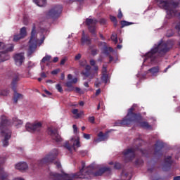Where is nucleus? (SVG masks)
Returning <instances> with one entry per match:
<instances>
[{
    "instance_id": "1",
    "label": "nucleus",
    "mask_w": 180,
    "mask_h": 180,
    "mask_svg": "<svg viewBox=\"0 0 180 180\" xmlns=\"http://www.w3.org/2000/svg\"><path fill=\"white\" fill-rule=\"evenodd\" d=\"M55 165L61 171V174L49 172V176L51 180H73L78 178L81 179H91L92 176H101L104 172H110V168L109 167H102L99 169L98 171L92 172L89 171L91 167H85V163L82 162V168L80 169L79 172L75 174H67L64 173L61 169V163H60V162H55Z\"/></svg>"
},
{
    "instance_id": "2",
    "label": "nucleus",
    "mask_w": 180,
    "mask_h": 180,
    "mask_svg": "<svg viewBox=\"0 0 180 180\" xmlns=\"http://www.w3.org/2000/svg\"><path fill=\"white\" fill-rule=\"evenodd\" d=\"M0 131L1 137H3V146L8 147L9 146V139L12 136V131L8 129V127L11 126V122L8 120V118L5 115H2L0 118Z\"/></svg>"
},
{
    "instance_id": "3",
    "label": "nucleus",
    "mask_w": 180,
    "mask_h": 180,
    "mask_svg": "<svg viewBox=\"0 0 180 180\" xmlns=\"http://www.w3.org/2000/svg\"><path fill=\"white\" fill-rule=\"evenodd\" d=\"M167 51H169L168 44L164 41H160L158 44H155L150 51L146 54L144 63H146V60H147V58H150V61H153V60L155 58V54H157V53L160 54V56H163V54H165Z\"/></svg>"
},
{
    "instance_id": "4",
    "label": "nucleus",
    "mask_w": 180,
    "mask_h": 180,
    "mask_svg": "<svg viewBox=\"0 0 180 180\" xmlns=\"http://www.w3.org/2000/svg\"><path fill=\"white\" fill-rule=\"evenodd\" d=\"M44 41V38H42L41 40L37 39V37L36 36V26H34L31 32V38L29 41L30 47L28 49V56H31L32 53H34L36 47H37V46H41Z\"/></svg>"
},
{
    "instance_id": "5",
    "label": "nucleus",
    "mask_w": 180,
    "mask_h": 180,
    "mask_svg": "<svg viewBox=\"0 0 180 180\" xmlns=\"http://www.w3.org/2000/svg\"><path fill=\"white\" fill-rule=\"evenodd\" d=\"M64 147L65 148L68 150L70 153L77 151V148H79V147H81L79 136H75V138H72L70 142L65 143Z\"/></svg>"
},
{
    "instance_id": "6",
    "label": "nucleus",
    "mask_w": 180,
    "mask_h": 180,
    "mask_svg": "<svg viewBox=\"0 0 180 180\" xmlns=\"http://www.w3.org/2000/svg\"><path fill=\"white\" fill-rule=\"evenodd\" d=\"M25 129L30 133H40L43 129V124L40 122H35L34 123L27 122Z\"/></svg>"
},
{
    "instance_id": "7",
    "label": "nucleus",
    "mask_w": 180,
    "mask_h": 180,
    "mask_svg": "<svg viewBox=\"0 0 180 180\" xmlns=\"http://www.w3.org/2000/svg\"><path fill=\"white\" fill-rule=\"evenodd\" d=\"M133 110H134L133 108L129 110L127 117L122 121L121 124L127 126L134 120H137V117H141L140 115H137V114H134Z\"/></svg>"
},
{
    "instance_id": "8",
    "label": "nucleus",
    "mask_w": 180,
    "mask_h": 180,
    "mask_svg": "<svg viewBox=\"0 0 180 180\" xmlns=\"http://www.w3.org/2000/svg\"><path fill=\"white\" fill-rule=\"evenodd\" d=\"M61 11H63V7L61 6H55L49 11L46 16L49 19H56L60 16Z\"/></svg>"
},
{
    "instance_id": "9",
    "label": "nucleus",
    "mask_w": 180,
    "mask_h": 180,
    "mask_svg": "<svg viewBox=\"0 0 180 180\" xmlns=\"http://www.w3.org/2000/svg\"><path fill=\"white\" fill-rule=\"evenodd\" d=\"M57 155H58V150L57 149H55L53 150V153H51L49 155H47L42 160H41L39 161V164L43 165V164H49L50 162H53V161H54Z\"/></svg>"
},
{
    "instance_id": "10",
    "label": "nucleus",
    "mask_w": 180,
    "mask_h": 180,
    "mask_svg": "<svg viewBox=\"0 0 180 180\" xmlns=\"http://www.w3.org/2000/svg\"><path fill=\"white\" fill-rule=\"evenodd\" d=\"M86 23L89 27V32L92 33V34H95V31L96 30V23H98V20L95 18H87L86 19Z\"/></svg>"
},
{
    "instance_id": "11",
    "label": "nucleus",
    "mask_w": 180,
    "mask_h": 180,
    "mask_svg": "<svg viewBox=\"0 0 180 180\" xmlns=\"http://www.w3.org/2000/svg\"><path fill=\"white\" fill-rule=\"evenodd\" d=\"M47 133L55 141H57L58 143L61 141V136H59L57 129H53L52 127H49L48 128Z\"/></svg>"
},
{
    "instance_id": "12",
    "label": "nucleus",
    "mask_w": 180,
    "mask_h": 180,
    "mask_svg": "<svg viewBox=\"0 0 180 180\" xmlns=\"http://www.w3.org/2000/svg\"><path fill=\"white\" fill-rule=\"evenodd\" d=\"M136 149L130 148L123 152L124 158L126 161H131L134 158V152Z\"/></svg>"
},
{
    "instance_id": "13",
    "label": "nucleus",
    "mask_w": 180,
    "mask_h": 180,
    "mask_svg": "<svg viewBox=\"0 0 180 180\" xmlns=\"http://www.w3.org/2000/svg\"><path fill=\"white\" fill-rule=\"evenodd\" d=\"M68 79L69 82H66V86L69 88V91H74L72 84H77V82H78V79L77 77L72 79V75L69 74L68 75Z\"/></svg>"
},
{
    "instance_id": "14",
    "label": "nucleus",
    "mask_w": 180,
    "mask_h": 180,
    "mask_svg": "<svg viewBox=\"0 0 180 180\" xmlns=\"http://www.w3.org/2000/svg\"><path fill=\"white\" fill-rule=\"evenodd\" d=\"M14 61L16 65L20 66L23 64V61H25V53H20L15 54L14 56Z\"/></svg>"
},
{
    "instance_id": "15",
    "label": "nucleus",
    "mask_w": 180,
    "mask_h": 180,
    "mask_svg": "<svg viewBox=\"0 0 180 180\" xmlns=\"http://www.w3.org/2000/svg\"><path fill=\"white\" fill-rule=\"evenodd\" d=\"M26 27H23L20 30V34L15 35L13 38V41H19L20 39H23L24 37H26Z\"/></svg>"
},
{
    "instance_id": "16",
    "label": "nucleus",
    "mask_w": 180,
    "mask_h": 180,
    "mask_svg": "<svg viewBox=\"0 0 180 180\" xmlns=\"http://www.w3.org/2000/svg\"><path fill=\"white\" fill-rule=\"evenodd\" d=\"M27 168H29V166L25 162H18L15 165V169H18L19 171H26Z\"/></svg>"
},
{
    "instance_id": "17",
    "label": "nucleus",
    "mask_w": 180,
    "mask_h": 180,
    "mask_svg": "<svg viewBox=\"0 0 180 180\" xmlns=\"http://www.w3.org/2000/svg\"><path fill=\"white\" fill-rule=\"evenodd\" d=\"M13 124L16 127V129H19L22 127L23 124V121L22 120H19L18 117L13 118Z\"/></svg>"
},
{
    "instance_id": "18",
    "label": "nucleus",
    "mask_w": 180,
    "mask_h": 180,
    "mask_svg": "<svg viewBox=\"0 0 180 180\" xmlns=\"http://www.w3.org/2000/svg\"><path fill=\"white\" fill-rule=\"evenodd\" d=\"M20 79V75L18 73H15L13 75V81H12V89H13V91L15 90V85H16V82H19Z\"/></svg>"
},
{
    "instance_id": "19",
    "label": "nucleus",
    "mask_w": 180,
    "mask_h": 180,
    "mask_svg": "<svg viewBox=\"0 0 180 180\" xmlns=\"http://www.w3.org/2000/svg\"><path fill=\"white\" fill-rule=\"evenodd\" d=\"M9 60V55L5 52H0V63Z\"/></svg>"
},
{
    "instance_id": "20",
    "label": "nucleus",
    "mask_w": 180,
    "mask_h": 180,
    "mask_svg": "<svg viewBox=\"0 0 180 180\" xmlns=\"http://www.w3.org/2000/svg\"><path fill=\"white\" fill-rule=\"evenodd\" d=\"M6 50V51H13V45H10L9 47L5 46L3 42H0V49Z\"/></svg>"
},
{
    "instance_id": "21",
    "label": "nucleus",
    "mask_w": 180,
    "mask_h": 180,
    "mask_svg": "<svg viewBox=\"0 0 180 180\" xmlns=\"http://www.w3.org/2000/svg\"><path fill=\"white\" fill-rule=\"evenodd\" d=\"M83 37H82V44H91V39L85 37V32H82Z\"/></svg>"
},
{
    "instance_id": "22",
    "label": "nucleus",
    "mask_w": 180,
    "mask_h": 180,
    "mask_svg": "<svg viewBox=\"0 0 180 180\" xmlns=\"http://www.w3.org/2000/svg\"><path fill=\"white\" fill-rule=\"evenodd\" d=\"M72 113L75 115V119H79L82 115H84L83 111H80V112H78V109H74L72 110Z\"/></svg>"
},
{
    "instance_id": "23",
    "label": "nucleus",
    "mask_w": 180,
    "mask_h": 180,
    "mask_svg": "<svg viewBox=\"0 0 180 180\" xmlns=\"http://www.w3.org/2000/svg\"><path fill=\"white\" fill-rule=\"evenodd\" d=\"M131 179V175L130 174L127 173L126 172H123L121 174V180H130Z\"/></svg>"
},
{
    "instance_id": "24",
    "label": "nucleus",
    "mask_w": 180,
    "mask_h": 180,
    "mask_svg": "<svg viewBox=\"0 0 180 180\" xmlns=\"http://www.w3.org/2000/svg\"><path fill=\"white\" fill-rule=\"evenodd\" d=\"M34 4L38 6H46L47 4V0H34Z\"/></svg>"
},
{
    "instance_id": "25",
    "label": "nucleus",
    "mask_w": 180,
    "mask_h": 180,
    "mask_svg": "<svg viewBox=\"0 0 180 180\" xmlns=\"http://www.w3.org/2000/svg\"><path fill=\"white\" fill-rule=\"evenodd\" d=\"M23 98V95L20 94H15L14 95V102L15 103H18V101L20 100V99H22Z\"/></svg>"
},
{
    "instance_id": "26",
    "label": "nucleus",
    "mask_w": 180,
    "mask_h": 180,
    "mask_svg": "<svg viewBox=\"0 0 180 180\" xmlns=\"http://www.w3.org/2000/svg\"><path fill=\"white\" fill-rule=\"evenodd\" d=\"M98 137L101 141H105V140H108V136L103 134V132H99L98 134Z\"/></svg>"
},
{
    "instance_id": "27",
    "label": "nucleus",
    "mask_w": 180,
    "mask_h": 180,
    "mask_svg": "<svg viewBox=\"0 0 180 180\" xmlns=\"http://www.w3.org/2000/svg\"><path fill=\"white\" fill-rule=\"evenodd\" d=\"M9 95V91L6 89H0V96H8Z\"/></svg>"
},
{
    "instance_id": "28",
    "label": "nucleus",
    "mask_w": 180,
    "mask_h": 180,
    "mask_svg": "<svg viewBox=\"0 0 180 180\" xmlns=\"http://www.w3.org/2000/svg\"><path fill=\"white\" fill-rule=\"evenodd\" d=\"M140 126L141 127H143V129H147L148 130L151 129V126L146 122H141Z\"/></svg>"
},
{
    "instance_id": "29",
    "label": "nucleus",
    "mask_w": 180,
    "mask_h": 180,
    "mask_svg": "<svg viewBox=\"0 0 180 180\" xmlns=\"http://www.w3.org/2000/svg\"><path fill=\"white\" fill-rule=\"evenodd\" d=\"M85 70L86 72H83V75H85V77H89V71H91V66L89 65H86L85 66Z\"/></svg>"
},
{
    "instance_id": "30",
    "label": "nucleus",
    "mask_w": 180,
    "mask_h": 180,
    "mask_svg": "<svg viewBox=\"0 0 180 180\" xmlns=\"http://www.w3.org/2000/svg\"><path fill=\"white\" fill-rule=\"evenodd\" d=\"M148 71H150V72H151V74H153V75H154V74H157V72H158V71H160V68H158V67H153V68L149 69Z\"/></svg>"
},
{
    "instance_id": "31",
    "label": "nucleus",
    "mask_w": 180,
    "mask_h": 180,
    "mask_svg": "<svg viewBox=\"0 0 180 180\" xmlns=\"http://www.w3.org/2000/svg\"><path fill=\"white\" fill-rule=\"evenodd\" d=\"M50 60H51V56L46 55L42 58L41 63H45L46 61H50Z\"/></svg>"
},
{
    "instance_id": "32",
    "label": "nucleus",
    "mask_w": 180,
    "mask_h": 180,
    "mask_svg": "<svg viewBox=\"0 0 180 180\" xmlns=\"http://www.w3.org/2000/svg\"><path fill=\"white\" fill-rule=\"evenodd\" d=\"M111 40L116 44V43H117V35H116V34H112L111 36Z\"/></svg>"
},
{
    "instance_id": "33",
    "label": "nucleus",
    "mask_w": 180,
    "mask_h": 180,
    "mask_svg": "<svg viewBox=\"0 0 180 180\" xmlns=\"http://www.w3.org/2000/svg\"><path fill=\"white\" fill-rule=\"evenodd\" d=\"M102 81L105 83H108V75L106 74H103V76L101 77Z\"/></svg>"
},
{
    "instance_id": "34",
    "label": "nucleus",
    "mask_w": 180,
    "mask_h": 180,
    "mask_svg": "<svg viewBox=\"0 0 180 180\" xmlns=\"http://www.w3.org/2000/svg\"><path fill=\"white\" fill-rule=\"evenodd\" d=\"M166 36L167 37H172V36H174V31H172V30H169L167 31Z\"/></svg>"
},
{
    "instance_id": "35",
    "label": "nucleus",
    "mask_w": 180,
    "mask_h": 180,
    "mask_svg": "<svg viewBox=\"0 0 180 180\" xmlns=\"http://www.w3.org/2000/svg\"><path fill=\"white\" fill-rule=\"evenodd\" d=\"M130 25H133V22H127V21H123L122 22V27H124V26H130Z\"/></svg>"
},
{
    "instance_id": "36",
    "label": "nucleus",
    "mask_w": 180,
    "mask_h": 180,
    "mask_svg": "<svg viewBox=\"0 0 180 180\" xmlns=\"http://www.w3.org/2000/svg\"><path fill=\"white\" fill-rule=\"evenodd\" d=\"M122 167V165H120V163L119 162H115V165H114V168L115 169H120V168Z\"/></svg>"
},
{
    "instance_id": "37",
    "label": "nucleus",
    "mask_w": 180,
    "mask_h": 180,
    "mask_svg": "<svg viewBox=\"0 0 180 180\" xmlns=\"http://www.w3.org/2000/svg\"><path fill=\"white\" fill-rule=\"evenodd\" d=\"M56 88L58 91V92H63V87H61L60 84H56Z\"/></svg>"
},
{
    "instance_id": "38",
    "label": "nucleus",
    "mask_w": 180,
    "mask_h": 180,
    "mask_svg": "<svg viewBox=\"0 0 180 180\" xmlns=\"http://www.w3.org/2000/svg\"><path fill=\"white\" fill-rule=\"evenodd\" d=\"M83 137H84V139H85L86 140H90V139H91V134H83Z\"/></svg>"
},
{
    "instance_id": "39",
    "label": "nucleus",
    "mask_w": 180,
    "mask_h": 180,
    "mask_svg": "<svg viewBox=\"0 0 180 180\" xmlns=\"http://www.w3.org/2000/svg\"><path fill=\"white\" fill-rule=\"evenodd\" d=\"M72 128L74 134H77L78 133V127H77V125L73 124Z\"/></svg>"
},
{
    "instance_id": "40",
    "label": "nucleus",
    "mask_w": 180,
    "mask_h": 180,
    "mask_svg": "<svg viewBox=\"0 0 180 180\" xmlns=\"http://www.w3.org/2000/svg\"><path fill=\"white\" fill-rule=\"evenodd\" d=\"M81 57H82L81 53H78L77 55H76L75 57V61H78L79 60H81Z\"/></svg>"
},
{
    "instance_id": "41",
    "label": "nucleus",
    "mask_w": 180,
    "mask_h": 180,
    "mask_svg": "<svg viewBox=\"0 0 180 180\" xmlns=\"http://www.w3.org/2000/svg\"><path fill=\"white\" fill-rule=\"evenodd\" d=\"M117 18L119 19H122V18H123V13H122V10L121 9H119V13H118V15H117Z\"/></svg>"
},
{
    "instance_id": "42",
    "label": "nucleus",
    "mask_w": 180,
    "mask_h": 180,
    "mask_svg": "<svg viewBox=\"0 0 180 180\" xmlns=\"http://www.w3.org/2000/svg\"><path fill=\"white\" fill-rule=\"evenodd\" d=\"M89 122H90V123H95V117L94 116L89 117Z\"/></svg>"
},
{
    "instance_id": "43",
    "label": "nucleus",
    "mask_w": 180,
    "mask_h": 180,
    "mask_svg": "<svg viewBox=\"0 0 180 180\" xmlns=\"http://www.w3.org/2000/svg\"><path fill=\"white\" fill-rule=\"evenodd\" d=\"M156 148H162V144L158 141L155 144Z\"/></svg>"
},
{
    "instance_id": "44",
    "label": "nucleus",
    "mask_w": 180,
    "mask_h": 180,
    "mask_svg": "<svg viewBox=\"0 0 180 180\" xmlns=\"http://www.w3.org/2000/svg\"><path fill=\"white\" fill-rule=\"evenodd\" d=\"M101 141H102L100 138H98V139H95L94 141V144H98V143H101Z\"/></svg>"
},
{
    "instance_id": "45",
    "label": "nucleus",
    "mask_w": 180,
    "mask_h": 180,
    "mask_svg": "<svg viewBox=\"0 0 180 180\" xmlns=\"http://www.w3.org/2000/svg\"><path fill=\"white\" fill-rule=\"evenodd\" d=\"M58 72H60V70H53V71L51 72V74H52L53 75H56V74H57Z\"/></svg>"
},
{
    "instance_id": "46",
    "label": "nucleus",
    "mask_w": 180,
    "mask_h": 180,
    "mask_svg": "<svg viewBox=\"0 0 180 180\" xmlns=\"http://www.w3.org/2000/svg\"><path fill=\"white\" fill-rule=\"evenodd\" d=\"M110 20H112V22H114L115 23H116V17L111 15L110 17Z\"/></svg>"
},
{
    "instance_id": "47",
    "label": "nucleus",
    "mask_w": 180,
    "mask_h": 180,
    "mask_svg": "<svg viewBox=\"0 0 180 180\" xmlns=\"http://www.w3.org/2000/svg\"><path fill=\"white\" fill-rule=\"evenodd\" d=\"M95 60H94L93 59L90 60V65L92 66V67H94L95 66Z\"/></svg>"
},
{
    "instance_id": "48",
    "label": "nucleus",
    "mask_w": 180,
    "mask_h": 180,
    "mask_svg": "<svg viewBox=\"0 0 180 180\" xmlns=\"http://www.w3.org/2000/svg\"><path fill=\"white\" fill-rule=\"evenodd\" d=\"M65 61H67L65 58L62 59L60 61V65H64L65 64Z\"/></svg>"
},
{
    "instance_id": "49",
    "label": "nucleus",
    "mask_w": 180,
    "mask_h": 180,
    "mask_svg": "<svg viewBox=\"0 0 180 180\" xmlns=\"http://www.w3.org/2000/svg\"><path fill=\"white\" fill-rule=\"evenodd\" d=\"M41 78H47V75L44 72L41 73Z\"/></svg>"
},
{
    "instance_id": "50",
    "label": "nucleus",
    "mask_w": 180,
    "mask_h": 180,
    "mask_svg": "<svg viewBox=\"0 0 180 180\" xmlns=\"http://www.w3.org/2000/svg\"><path fill=\"white\" fill-rule=\"evenodd\" d=\"M74 91H75L76 92H81V89L79 88V87H76V88H74Z\"/></svg>"
},
{
    "instance_id": "51",
    "label": "nucleus",
    "mask_w": 180,
    "mask_h": 180,
    "mask_svg": "<svg viewBox=\"0 0 180 180\" xmlns=\"http://www.w3.org/2000/svg\"><path fill=\"white\" fill-rule=\"evenodd\" d=\"M80 65H82L83 67L86 65V60H83V63H82V62H80Z\"/></svg>"
},
{
    "instance_id": "52",
    "label": "nucleus",
    "mask_w": 180,
    "mask_h": 180,
    "mask_svg": "<svg viewBox=\"0 0 180 180\" xmlns=\"http://www.w3.org/2000/svg\"><path fill=\"white\" fill-rule=\"evenodd\" d=\"M102 71H103V74H106V66H105V65L103 66Z\"/></svg>"
},
{
    "instance_id": "53",
    "label": "nucleus",
    "mask_w": 180,
    "mask_h": 180,
    "mask_svg": "<svg viewBox=\"0 0 180 180\" xmlns=\"http://www.w3.org/2000/svg\"><path fill=\"white\" fill-rule=\"evenodd\" d=\"M100 23H101L102 25H105V23H106V20L105 19H101L100 20Z\"/></svg>"
},
{
    "instance_id": "54",
    "label": "nucleus",
    "mask_w": 180,
    "mask_h": 180,
    "mask_svg": "<svg viewBox=\"0 0 180 180\" xmlns=\"http://www.w3.org/2000/svg\"><path fill=\"white\" fill-rule=\"evenodd\" d=\"M60 78H61L62 81H64V79H65V75L64 73H62Z\"/></svg>"
},
{
    "instance_id": "55",
    "label": "nucleus",
    "mask_w": 180,
    "mask_h": 180,
    "mask_svg": "<svg viewBox=\"0 0 180 180\" xmlns=\"http://www.w3.org/2000/svg\"><path fill=\"white\" fill-rule=\"evenodd\" d=\"M58 61V57H55L53 60V63H57Z\"/></svg>"
},
{
    "instance_id": "56",
    "label": "nucleus",
    "mask_w": 180,
    "mask_h": 180,
    "mask_svg": "<svg viewBox=\"0 0 180 180\" xmlns=\"http://www.w3.org/2000/svg\"><path fill=\"white\" fill-rule=\"evenodd\" d=\"M96 49H92L91 50V53L93 54V56H95V54H96Z\"/></svg>"
},
{
    "instance_id": "57",
    "label": "nucleus",
    "mask_w": 180,
    "mask_h": 180,
    "mask_svg": "<svg viewBox=\"0 0 180 180\" xmlns=\"http://www.w3.org/2000/svg\"><path fill=\"white\" fill-rule=\"evenodd\" d=\"M94 71H96V72H97V71L99 70V68L96 65H94Z\"/></svg>"
},
{
    "instance_id": "58",
    "label": "nucleus",
    "mask_w": 180,
    "mask_h": 180,
    "mask_svg": "<svg viewBox=\"0 0 180 180\" xmlns=\"http://www.w3.org/2000/svg\"><path fill=\"white\" fill-rule=\"evenodd\" d=\"M99 94H101V89H98L96 91V96H98V95H99Z\"/></svg>"
},
{
    "instance_id": "59",
    "label": "nucleus",
    "mask_w": 180,
    "mask_h": 180,
    "mask_svg": "<svg viewBox=\"0 0 180 180\" xmlns=\"http://www.w3.org/2000/svg\"><path fill=\"white\" fill-rule=\"evenodd\" d=\"M109 58H110L109 62L112 63V61H113V58L111 56H110Z\"/></svg>"
},
{
    "instance_id": "60",
    "label": "nucleus",
    "mask_w": 180,
    "mask_h": 180,
    "mask_svg": "<svg viewBox=\"0 0 180 180\" xmlns=\"http://www.w3.org/2000/svg\"><path fill=\"white\" fill-rule=\"evenodd\" d=\"M84 86H86V88L89 87V84H88V82H84Z\"/></svg>"
},
{
    "instance_id": "61",
    "label": "nucleus",
    "mask_w": 180,
    "mask_h": 180,
    "mask_svg": "<svg viewBox=\"0 0 180 180\" xmlns=\"http://www.w3.org/2000/svg\"><path fill=\"white\" fill-rule=\"evenodd\" d=\"M100 37L102 39V40H105V37H103V35L102 34H100Z\"/></svg>"
},
{
    "instance_id": "62",
    "label": "nucleus",
    "mask_w": 180,
    "mask_h": 180,
    "mask_svg": "<svg viewBox=\"0 0 180 180\" xmlns=\"http://www.w3.org/2000/svg\"><path fill=\"white\" fill-rule=\"evenodd\" d=\"M79 105H80V106H84V101L79 102Z\"/></svg>"
},
{
    "instance_id": "63",
    "label": "nucleus",
    "mask_w": 180,
    "mask_h": 180,
    "mask_svg": "<svg viewBox=\"0 0 180 180\" xmlns=\"http://www.w3.org/2000/svg\"><path fill=\"white\" fill-rule=\"evenodd\" d=\"M46 94H47V95H51V94L50 93V91L46 90L45 91Z\"/></svg>"
},
{
    "instance_id": "64",
    "label": "nucleus",
    "mask_w": 180,
    "mask_h": 180,
    "mask_svg": "<svg viewBox=\"0 0 180 180\" xmlns=\"http://www.w3.org/2000/svg\"><path fill=\"white\" fill-rule=\"evenodd\" d=\"M117 49H119V50H120V49H122V45H117Z\"/></svg>"
}]
</instances>
